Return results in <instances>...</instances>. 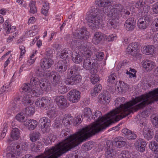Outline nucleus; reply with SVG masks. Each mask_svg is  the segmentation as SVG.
<instances>
[{
	"label": "nucleus",
	"instance_id": "52",
	"mask_svg": "<svg viewBox=\"0 0 158 158\" xmlns=\"http://www.w3.org/2000/svg\"><path fill=\"white\" fill-rule=\"evenodd\" d=\"M130 154L127 151H122L118 156V158H130Z\"/></svg>",
	"mask_w": 158,
	"mask_h": 158
},
{
	"label": "nucleus",
	"instance_id": "23",
	"mask_svg": "<svg viewBox=\"0 0 158 158\" xmlns=\"http://www.w3.org/2000/svg\"><path fill=\"white\" fill-rule=\"evenodd\" d=\"M146 143L143 139L137 140L135 143V146L138 151L143 152L145 150L146 146Z\"/></svg>",
	"mask_w": 158,
	"mask_h": 158
},
{
	"label": "nucleus",
	"instance_id": "17",
	"mask_svg": "<svg viewBox=\"0 0 158 158\" xmlns=\"http://www.w3.org/2000/svg\"><path fill=\"white\" fill-rule=\"evenodd\" d=\"M50 103V98L46 97L41 98H38L35 102V105L40 107L45 108L48 106Z\"/></svg>",
	"mask_w": 158,
	"mask_h": 158
},
{
	"label": "nucleus",
	"instance_id": "50",
	"mask_svg": "<svg viewBox=\"0 0 158 158\" xmlns=\"http://www.w3.org/2000/svg\"><path fill=\"white\" fill-rule=\"evenodd\" d=\"M151 119L153 125L156 127H158V114H153L151 116Z\"/></svg>",
	"mask_w": 158,
	"mask_h": 158
},
{
	"label": "nucleus",
	"instance_id": "48",
	"mask_svg": "<svg viewBox=\"0 0 158 158\" xmlns=\"http://www.w3.org/2000/svg\"><path fill=\"white\" fill-rule=\"evenodd\" d=\"M149 10V6H143L142 8L139 10V13H141V15H149L148 13Z\"/></svg>",
	"mask_w": 158,
	"mask_h": 158
},
{
	"label": "nucleus",
	"instance_id": "45",
	"mask_svg": "<svg viewBox=\"0 0 158 158\" xmlns=\"http://www.w3.org/2000/svg\"><path fill=\"white\" fill-rule=\"evenodd\" d=\"M24 113L23 112H21L17 114L15 116L16 119L18 121L25 123L26 121L25 120Z\"/></svg>",
	"mask_w": 158,
	"mask_h": 158
},
{
	"label": "nucleus",
	"instance_id": "5",
	"mask_svg": "<svg viewBox=\"0 0 158 158\" xmlns=\"http://www.w3.org/2000/svg\"><path fill=\"white\" fill-rule=\"evenodd\" d=\"M126 142L123 140V138L120 137L116 138L112 143L111 141L107 140L105 144L106 149L105 155L106 158H113L116 153L114 146L117 148L123 147Z\"/></svg>",
	"mask_w": 158,
	"mask_h": 158
},
{
	"label": "nucleus",
	"instance_id": "56",
	"mask_svg": "<svg viewBox=\"0 0 158 158\" xmlns=\"http://www.w3.org/2000/svg\"><path fill=\"white\" fill-rule=\"evenodd\" d=\"M116 77L115 73H113L109 76L107 81L110 83H114L116 81Z\"/></svg>",
	"mask_w": 158,
	"mask_h": 158
},
{
	"label": "nucleus",
	"instance_id": "30",
	"mask_svg": "<svg viewBox=\"0 0 158 158\" xmlns=\"http://www.w3.org/2000/svg\"><path fill=\"white\" fill-rule=\"evenodd\" d=\"M143 134L144 138L148 140L151 139L153 137V131L148 127L143 128Z\"/></svg>",
	"mask_w": 158,
	"mask_h": 158
},
{
	"label": "nucleus",
	"instance_id": "62",
	"mask_svg": "<svg viewBox=\"0 0 158 158\" xmlns=\"http://www.w3.org/2000/svg\"><path fill=\"white\" fill-rule=\"evenodd\" d=\"M144 5V3L143 0H139L137 1L135 4V6L137 8H139L141 9L143 7Z\"/></svg>",
	"mask_w": 158,
	"mask_h": 158
},
{
	"label": "nucleus",
	"instance_id": "60",
	"mask_svg": "<svg viewBox=\"0 0 158 158\" xmlns=\"http://www.w3.org/2000/svg\"><path fill=\"white\" fill-rule=\"evenodd\" d=\"M35 74L37 76L39 77H42L45 76L46 74L41 69H39V68H37L35 72Z\"/></svg>",
	"mask_w": 158,
	"mask_h": 158
},
{
	"label": "nucleus",
	"instance_id": "31",
	"mask_svg": "<svg viewBox=\"0 0 158 158\" xmlns=\"http://www.w3.org/2000/svg\"><path fill=\"white\" fill-rule=\"evenodd\" d=\"M115 89L118 91H120V89L122 91H124L127 89V84L125 83L123 81H119L118 82L117 81L115 85Z\"/></svg>",
	"mask_w": 158,
	"mask_h": 158
},
{
	"label": "nucleus",
	"instance_id": "35",
	"mask_svg": "<svg viewBox=\"0 0 158 158\" xmlns=\"http://www.w3.org/2000/svg\"><path fill=\"white\" fill-rule=\"evenodd\" d=\"M73 119V117L70 114H66L64 116L62 122L64 125L67 126L70 124Z\"/></svg>",
	"mask_w": 158,
	"mask_h": 158
},
{
	"label": "nucleus",
	"instance_id": "8",
	"mask_svg": "<svg viewBox=\"0 0 158 158\" xmlns=\"http://www.w3.org/2000/svg\"><path fill=\"white\" fill-rule=\"evenodd\" d=\"M28 148V144L25 142L15 144L11 147V151L7 153L6 156L8 158H14L17 155H22L27 150Z\"/></svg>",
	"mask_w": 158,
	"mask_h": 158
},
{
	"label": "nucleus",
	"instance_id": "10",
	"mask_svg": "<svg viewBox=\"0 0 158 158\" xmlns=\"http://www.w3.org/2000/svg\"><path fill=\"white\" fill-rule=\"evenodd\" d=\"M127 53L130 54L136 59H140L142 57V55L138 49V45L136 43L130 44L126 50Z\"/></svg>",
	"mask_w": 158,
	"mask_h": 158
},
{
	"label": "nucleus",
	"instance_id": "3",
	"mask_svg": "<svg viewBox=\"0 0 158 158\" xmlns=\"http://www.w3.org/2000/svg\"><path fill=\"white\" fill-rule=\"evenodd\" d=\"M134 106L135 111L143 108L147 105L151 104L154 102H158V88L140 96L133 98L131 100Z\"/></svg>",
	"mask_w": 158,
	"mask_h": 158
},
{
	"label": "nucleus",
	"instance_id": "40",
	"mask_svg": "<svg viewBox=\"0 0 158 158\" xmlns=\"http://www.w3.org/2000/svg\"><path fill=\"white\" fill-rule=\"evenodd\" d=\"M149 147L153 152H158V143L154 141H152L150 142Z\"/></svg>",
	"mask_w": 158,
	"mask_h": 158
},
{
	"label": "nucleus",
	"instance_id": "49",
	"mask_svg": "<svg viewBox=\"0 0 158 158\" xmlns=\"http://www.w3.org/2000/svg\"><path fill=\"white\" fill-rule=\"evenodd\" d=\"M35 1H31L29 3V6L30 7V12L32 14H35L37 12V9L35 6Z\"/></svg>",
	"mask_w": 158,
	"mask_h": 158
},
{
	"label": "nucleus",
	"instance_id": "21",
	"mask_svg": "<svg viewBox=\"0 0 158 158\" xmlns=\"http://www.w3.org/2000/svg\"><path fill=\"white\" fill-rule=\"evenodd\" d=\"M135 21L133 17L128 18L126 21L124 26L125 29L128 31H132L135 27Z\"/></svg>",
	"mask_w": 158,
	"mask_h": 158
},
{
	"label": "nucleus",
	"instance_id": "38",
	"mask_svg": "<svg viewBox=\"0 0 158 158\" xmlns=\"http://www.w3.org/2000/svg\"><path fill=\"white\" fill-rule=\"evenodd\" d=\"M49 9V4L46 1L44 2L43 7L41 9V13L45 16H47L48 10Z\"/></svg>",
	"mask_w": 158,
	"mask_h": 158
},
{
	"label": "nucleus",
	"instance_id": "9",
	"mask_svg": "<svg viewBox=\"0 0 158 158\" xmlns=\"http://www.w3.org/2000/svg\"><path fill=\"white\" fill-rule=\"evenodd\" d=\"M108 1L107 0H96V3L99 7H103V12L106 15L113 19V11L112 8L111 9L112 6H111L112 2H110L109 4L107 3Z\"/></svg>",
	"mask_w": 158,
	"mask_h": 158
},
{
	"label": "nucleus",
	"instance_id": "14",
	"mask_svg": "<svg viewBox=\"0 0 158 158\" xmlns=\"http://www.w3.org/2000/svg\"><path fill=\"white\" fill-rule=\"evenodd\" d=\"M69 100L73 103H77L80 99V92L76 89L70 91L67 94Z\"/></svg>",
	"mask_w": 158,
	"mask_h": 158
},
{
	"label": "nucleus",
	"instance_id": "53",
	"mask_svg": "<svg viewBox=\"0 0 158 158\" xmlns=\"http://www.w3.org/2000/svg\"><path fill=\"white\" fill-rule=\"evenodd\" d=\"M37 87L38 88L37 86ZM39 89H35L33 88L32 89L31 92V96L32 95L33 96H36L38 97L39 95H40V89L41 88H40L39 86H38Z\"/></svg>",
	"mask_w": 158,
	"mask_h": 158
},
{
	"label": "nucleus",
	"instance_id": "43",
	"mask_svg": "<svg viewBox=\"0 0 158 158\" xmlns=\"http://www.w3.org/2000/svg\"><path fill=\"white\" fill-rule=\"evenodd\" d=\"M93 146V142L89 141L83 144L82 146V148L85 151H88L90 150Z\"/></svg>",
	"mask_w": 158,
	"mask_h": 158
},
{
	"label": "nucleus",
	"instance_id": "27",
	"mask_svg": "<svg viewBox=\"0 0 158 158\" xmlns=\"http://www.w3.org/2000/svg\"><path fill=\"white\" fill-rule=\"evenodd\" d=\"M72 57L73 61L76 64H80L84 60L82 55L77 53L75 52L72 53Z\"/></svg>",
	"mask_w": 158,
	"mask_h": 158
},
{
	"label": "nucleus",
	"instance_id": "28",
	"mask_svg": "<svg viewBox=\"0 0 158 158\" xmlns=\"http://www.w3.org/2000/svg\"><path fill=\"white\" fill-rule=\"evenodd\" d=\"M142 63L143 67L147 71L151 70L154 68L155 66V63L154 62L148 60H144Z\"/></svg>",
	"mask_w": 158,
	"mask_h": 158
},
{
	"label": "nucleus",
	"instance_id": "33",
	"mask_svg": "<svg viewBox=\"0 0 158 158\" xmlns=\"http://www.w3.org/2000/svg\"><path fill=\"white\" fill-rule=\"evenodd\" d=\"M154 46L153 45L144 46L143 49V52L147 55H152L154 53Z\"/></svg>",
	"mask_w": 158,
	"mask_h": 158
},
{
	"label": "nucleus",
	"instance_id": "11",
	"mask_svg": "<svg viewBox=\"0 0 158 158\" xmlns=\"http://www.w3.org/2000/svg\"><path fill=\"white\" fill-rule=\"evenodd\" d=\"M53 149H49L47 148H45V151L43 153H42L40 155L37 156L34 158H58V157L60 156V155H58V156H56L53 154ZM32 156H30L29 154L25 155V156L23 157L22 158H31Z\"/></svg>",
	"mask_w": 158,
	"mask_h": 158
},
{
	"label": "nucleus",
	"instance_id": "16",
	"mask_svg": "<svg viewBox=\"0 0 158 158\" xmlns=\"http://www.w3.org/2000/svg\"><path fill=\"white\" fill-rule=\"evenodd\" d=\"M50 120L47 117L41 118L39 122V126L44 133L48 132L49 130Z\"/></svg>",
	"mask_w": 158,
	"mask_h": 158
},
{
	"label": "nucleus",
	"instance_id": "51",
	"mask_svg": "<svg viewBox=\"0 0 158 158\" xmlns=\"http://www.w3.org/2000/svg\"><path fill=\"white\" fill-rule=\"evenodd\" d=\"M52 50L50 48L46 49V51L44 54V58H51L53 56Z\"/></svg>",
	"mask_w": 158,
	"mask_h": 158
},
{
	"label": "nucleus",
	"instance_id": "44",
	"mask_svg": "<svg viewBox=\"0 0 158 158\" xmlns=\"http://www.w3.org/2000/svg\"><path fill=\"white\" fill-rule=\"evenodd\" d=\"M140 22V20L144 21H147L148 22L151 23L152 21V18L150 15H141V17L139 19Z\"/></svg>",
	"mask_w": 158,
	"mask_h": 158
},
{
	"label": "nucleus",
	"instance_id": "20",
	"mask_svg": "<svg viewBox=\"0 0 158 158\" xmlns=\"http://www.w3.org/2000/svg\"><path fill=\"white\" fill-rule=\"evenodd\" d=\"M53 63V60L51 58H43L40 61V65L41 68L44 70L48 69Z\"/></svg>",
	"mask_w": 158,
	"mask_h": 158
},
{
	"label": "nucleus",
	"instance_id": "2",
	"mask_svg": "<svg viewBox=\"0 0 158 158\" xmlns=\"http://www.w3.org/2000/svg\"><path fill=\"white\" fill-rule=\"evenodd\" d=\"M77 132L73 135H70L69 131L68 129H65L62 130L61 132L60 136L64 137L67 135H69V136L61 142L57 144L55 146L48 148L49 149H53V154L57 156L60 155L58 158L62 154L65 153L70 150L72 148L77 146L82 142L80 141L78 139V132L81 130Z\"/></svg>",
	"mask_w": 158,
	"mask_h": 158
},
{
	"label": "nucleus",
	"instance_id": "37",
	"mask_svg": "<svg viewBox=\"0 0 158 158\" xmlns=\"http://www.w3.org/2000/svg\"><path fill=\"white\" fill-rule=\"evenodd\" d=\"M140 22L139 20H138L137 25L139 28L141 29H146L148 26L149 25L150 23L147 21H144L140 20Z\"/></svg>",
	"mask_w": 158,
	"mask_h": 158
},
{
	"label": "nucleus",
	"instance_id": "39",
	"mask_svg": "<svg viewBox=\"0 0 158 158\" xmlns=\"http://www.w3.org/2000/svg\"><path fill=\"white\" fill-rule=\"evenodd\" d=\"M47 115L50 118H55L57 115L56 108L54 107H52L51 108L49 109Z\"/></svg>",
	"mask_w": 158,
	"mask_h": 158
},
{
	"label": "nucleus",
	"instance_id": "41",
	"mask_svg": "<svg viewBox=\"0 0 158 158\" xmlns=\"http://www.w3.org/2000/svg\"><path fill=\"white\" fill-rule=\"evenodd\" d=\"M24 112V114L28 116H30L32 115L35 111L34 108L32 106H30L26 108Z\"/></svg>",
	"mask_w": 158,
	"mask_h": 158
},
{
	"label": "nucleus",
	"instance_id": "18",
	"mask_svg": "<svg viewBox=\"0 0 158 158\" xmlns=\"http://www.w3.org/2000/svg\"><path fill=\"white\" fill-rule=\"evenodd\" d=\"M55 101L58 106L61 109L65 108L69 106L67 100L63 96H57Z\"/></svg>",
	"mask_w": 158,
	"mask_h": 158
},
{
	"label": "nucleus",
	"instance_id": "25",
	"mask_svg": "<svg viewBox=\"0 0 158 158\" xmlns=\"http://www.w3.org/2000/svg\"><path fill=\"white\" fill-rule=\"evenodd\" d=\"M24 124L29 130H33L37 127L38 122L35 120L27 119Z\"/></svg>",
	"mask_w": 158,
	"mask_h": 158
},
{
	"label": "nucleus",
	"instance_id": "34",
	"mask_svg": "<svg viewBox=\"0 0 158 158\" xmlns=\"http://www.w3.org/2000/svg\"><path fill=\"white\" fill-rule=\"evenodd\" d=\"M83 115H81V117L83 118V117H86L87 119H91L93 118L92 111L90 108L86 107L84 109Z\"/></svg>",
	"mask_w": 158,
	"mask_h": 158
},
{
	"label": "nucleus",
	"instance_id": "58",
	"mask_svg": "<svg viewBox=\"0 0 158 158\" xmlns=\"http://www.w3.org/2000/svg\"><path fill=\"white\" fill-rule=\"evenodd\" d=\"M104 54L102 52H98L95 53V59L97 60L101 61L102 60L104 57Z\"/></svg>",
	"mask_w": 158,
	"mask_h": 158
},
{
	"label": "nucleus",
	"instance_id": "26",
	"mask_svg": "<svg viewBox=\"0 0 158 158\" xmlns=\"http://www.w3.org/2000/svg\"><path fill=\"white\" fill-rule=\"evenodd\" d=\"M19 130L17 128H13L10 133L11 138L7 139L8 142H12L13 139L18 140L19 138Z\"/></svg>",
	"mask_w": 158,
	"mask_h": 158
},
{
	"label": "nucleus",
	"instance_id": "61",
	"mask_svg": "<svg viewBox=\"0 0 158 158\" xmlns=\"http://www.w3.org/2000/svg\"><path fill=\"white\" fill-rule=\"evenodd\" d=\"M137 137L136 135L134 132H132L131 131L129 135L127 136L126 138L129 140H134Z\"/></svg>",
	"mask_w": 158,
	"mask_h": 158
},
{
	"label": "nucleus",
	"instance_id": "46",
	"mask_svg": "<svg viewBox=\"0 0 158 158\" xmlns=\"http://www.w3.org/2000/svg\"><path fill=\"white\" fill-rule=\"evenodd\" d=\"M58 91L60 93L64 94L68 91V89L65 85L60 84L58 85Z\"/></svg>",
	"mask_w": 158,
	"mask_h": 158
},
{
	"label": "nucleus",
	"instance_id": "36",
	"mask_svg": "<svg viewBox=\"0 0 158 158\" xmlns=\"http://www.w3.org/2000/svg\"><path fill=\"white\" fill-rule=\"evenodd\" d=\"M41 136L40 133L38 131H33L29 135L30 140L32 142H35L39 139Z\"/></svg>",
	"mask_w": 158,
	"mask_h": 158
},
{
	"label": "nucleus",
	"instance_id": "12",
	"mask_svg": "<svg viewBox=\"0 0 158 158\" xmlns=\"http://www.w3.org/2000/svg\"><path fill=\"white\" fill-rule=\"evenodd\" d=\"M90 58L89 57L84 59L83 66L84 68L86 70H90L93 69L94 72L96 73L98 64L96 62H92Z\"/></svg>",
	"mask_w": 158,
	"mask_h": 158
},
{
	"label": "nucleus",
	"instance_id": "4",
	"mask_svg": "<svg viewBox=\"0 0 158 158\" xmlns=\"http://www.w3.org/2000/svg\"><path fill=\"white\" fill-rule=\"evenodd\" d=\"M30 84L24 83L20 89V92H30L32 89L31 84L36 86H39L42 90H46L51 87V84L45 79H42L39 80L37 78L32 77L30 79Z\"/></svg>",
	"mask_w": 158,
	"mask_h": 158
},
{
	"label": "nucleus",
	"instance_id": "29",
	"mask_svg": "<svg viewBox=\"0 0 158 158\" xmlns=\"http://www.w3.org/2000/svg\"><path fill=\"white\" fill-rule=\"evenodd\" d=\"M103 37L102 34L101 32H96L94 34L92 42L94 44L97 45L101 41Z\"/></svg>",
	"mask_w": 158,
	"mask_h": 158
},
{
	"label": "nucleus",
	"instance_id": "15",
	"mask_svg": "<svg viewBox=\"0 0 158 158\" xmlns=\"http://www.w3.org/2000/svg\"><path fill=\"white\" fill-rule=\"evenodd\" d=\"M74 37L78 39L86 40L89 38V33L86 28L82 27L80 30L73 34Z\"/></svg>",
	"mask_w": 158,
	"mask_h": 158
},
{
	"label": "nucleus",
	"instance_id": "32",
	"mask_svg": "<svg viewBox=\"0 0 158 158\" xmlns=\"http://www.w3.org/2000/svg\"><path fill=\"white\" fill-rule=\"evenodd\" d=\"M30 94H25L23 95L22 100V102L24 106L31 105L32 103L31 99Z\"/></svg>",
	"mask_w": 158,
	"mask_h": 158
},
{
	"label": "nucleus",
	"instance_id": "63",
	"mask_svg": "<svg viewBox=\"0 0 158 158\" xmlns=\"http://www.w3.org/2000/svg\"><path fill=\"white\" fill-rule=\"evenodd\" d=\"M152 29L153 32L158 31V19H157L156 23L152 25Z\"/></svg>",
	"mask_w": 158,
	"mask_h": 158
},
{
	"label": "nucleus",
	"instance_id": "22",
	"mask_svg": "<svg viewBox=\"0 0 158 158\" xmlns=\"http://www.w3.org/2000/svg\"><path fill=\"white\" fill-rule=\"evenodd\" d=\"M110 97L105 93L100 94L98 97V102L102 104H108L110 102Z\"/></svg>",
	"mask_w": 158,
	"mask_h": 158
},
{
	"label": "nucleus",
	"instance_id": "19",
	"mask_svg": "<svg viewBox=\"0 0 158 158\" xmlns=\"http://www.w3.org/2000/svg\"><path fill=\"white\" fill-rule=\"evenodd\" d=\"M68 63L66 60L59 61L55 65L56 70L62 73L66 71L67 68Z\"/></svg>",
	"mask_w": 158,
	"mask_h": 158
},
{
	"label": "nucleus",
	"instance_id": "42",
	"mask_svg": "<svg viewBox=\"0 0 158 158\" xmlns=\"http://www.w3.org/2000/svg\"><path fill=\"white\" fill-rule=\"evenodd\" d=\"M12 105L10 107V110L12 113H15L19 111L20 107L15 102H12Z\"/></svg>",
	"mask_w": 158,
	"mask_h": 158
},
{
	"label": "nucleus",
	"instance_id": "54",
	"mask_svg": "<svg viewBox=\"0 0 158 158\" xmlns=\"http://www.w3.org/2000/svg\"><path fill=\"white\" fill-rule=\"evenodd\" d=\"M84 52H82V53L84 56H85L86 58L88 57L90 58V57L92 55V52L86 48H84Z\"/></svg>",
	"mask_w": 158,
	"mask_h": 158
},
{
	"label": "nucleus",
	"instance_id": "57",
	"mask_svg": "<svg viewBox=\"0 0 158 158\" xmlns=\"http://www.w3.org/2000/svg\"><path fill=\"white\" fill-rule=\"evenodd\" d=\"M120 14H121L123 18L125 19L128 17L130 13L128 10L123 8Z\"/></svg>",
	"mask_w": 158,
	"mask_h": 158
},
{
	"label": "nucleus",
	"instance_id": "47",
	"mask_svg": "<svg viewBox=\"0 0 158 158\" xmlns=\"http://www.w3.org/2000/svg\"><path fill=\"white\" fill-rule=\"evenodd\" d=\"M71 52L70 51L63 50L60 55V57L63 59H66L67 58L71 56Z\"/></svg>",
	"mask_w": 158,
	"mask_h": 158
},
{
	"label": "nucleus",
	"instance_id": "1",
	"mask_svg": "<svg viewBox=\"0 0 158 158\" xmlns=\"http://www.w3.org/2000/svg\"><path fill=\"white\" fill-rule=\"evenodd\" d=\"M135 112V108L131 101L120 105L105 116H102L101 112L96 110L93 115V118H91L95 122L92 124L83 127L78 132V139L81 142L85 141L93 135L105 129L114 122H117Z\"/></svg>",
	"mask_w": 158,
	"mask_h": 158
},
{
	"label": "nucleus",
	"instance_id": "64",
	"mask_svg": "<svg viewBox=\"0 0 158 158\" xmlns=\"http://www.w3.org/2000/svg\"><path fill=\"white\" fill-rule=\"evenodd\" d=\"M122 132L123 135L126 138L129 133L131 132V130L127 128H124L122 130Z\"/></svg>",
	"mask_w": 158,
	"mask_h": 158
},
{
	"label": "nucleus",
	"instance_id": "6",
	"mask_svg": "<svg viewBox=\"0 0 158 158\" xmlns=\"http://www.w3.org/2000/svg\"><path fill=\"white\" fill-rule=\"evenodd\" d=\"M80 69V67L74 65L68 69L67 73L64 79V82L68 85H74L80 82L81 80L82 77L78 73Z\"/></svg>",
	"mask_w": 158,
	"mask_h": 158
},
{
	"label": "nucleus",
	"instance_id": "7",
	"mask_svg": "<svg viewBox=\"0 0 158 158\" xmlns=\"http://www.w3.org/2000/svg\"><path fill=\"white\" fill-rule=\"evenodd\" d=\"M87 21L90 23L89 26L93 30L98 28L99 25L102 22V16L100 14L98 9L96 8L92 9L90 14L87 18Z\"/></svg>",
	"mask_w": 158,
	"mask_h": 158
},
{
	"label": "nucleus",
	"instance_id": "13",
	"mask_svg": "<svg viewBox=\"0 0 158 158\" xmlns=\"http://www.w3.org/2000/svg\"><path fill=\"white\" fill-rule=\"evenodd\" d=\"M45 76L51 81L52 83L54 86L60 82L61 77L56 72L52 71L51 72H48L46 73Z\"/></svg>",
	"mask_w": 158,
	"mask_h": 158
},
{
	"label": "nucleus",
	"instance_id": "59",
	"mask_svg": "<svg viewBox=\"0 0 158 158\" xmlns=\"http://www.w3.org/2000/svg\"><path fill=\"white\" fill-rule=\"evenodd\" d=\"M43 147V145L40 142H38L35 144V147L34 148V151L35 152H36L40 150Z\"/></svg>",
	"mask_w": 158,
	"mask_h": 158
},
{
	"label": "nucleus",
	"instance_id": "55",
	"mask_svg": "<svg viewBox=\"0 0 158 158\" xmlns=\"http://www.w3.org/2000/svg\"><path fill=\"white\" fill-rule=\"evenodd\" d=\"M52 127L54 128L59 129L62 128V125L60 121L56 119L52 124Z\"/></svg>",
	"mask_w": 158,
	"mask_h": 158
},
{
	"label": "nucleus",
	"instance_id": "24",
	"mask_svg": "<svg viewBox=\"0 0 158 158\" xmlns=\"http://www.w3.org/2000/svg\"><path fill=\"white\" fill-rule=\"evenodd\" d=\"M113 11V19H115L117 18L123 9L122 5L119 4L113 5L112 6Z\"/></svg>",
	"mask_w": 158,
	"mask_h": 158
}]
</instances>
